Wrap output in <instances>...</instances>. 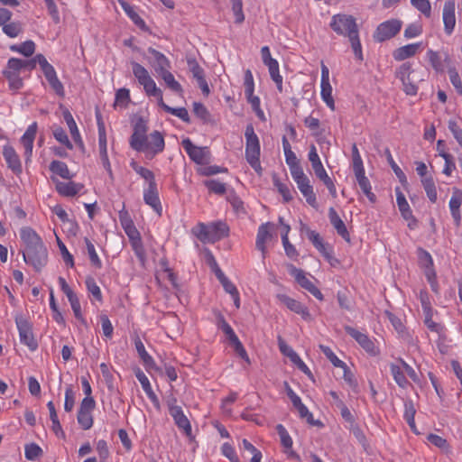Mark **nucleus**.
Segmentation results:
<instances>
[{
  "mask_svg": "<svg viewBox=\"0 0 462 462\" xmlns=\"http://www.w3.org/2000/svg\"><path fill=\"white\" fill-rule=\"evenodd\" d=\"M331 29L339 35L347 36L356 57L363 60L362 47L356 19L352 15L338 14L332 16Z\"/></svg>",
  "mask_w": 462,
  "mask_h": 462,
  "instance_id": "nucleus-1",
  "label": "nucleus"
},
{
  "mask_svg": "<svg viewBox=\"0 0 462 462\" xmlns=\"http://www.w3.org/2000/svg\"><path fill=\"white\" fill-rule=\"evenodd\" d=\"M193 233L200 242L213 244L226 237L229 233V228L226 223L221 221L208 225L199 223L193 228Z\"/></svg>",
  "mask_w": 462,
  "mask_h": 462,
  "instance_id": "nucleus-2",
  "label": "nucleus"
},
{
  "mask_svg": "<svg viewBox=\"0 0 462 462\" xmlns=\"http://www.w3.org/2000/svg\"><path fill=\"white\" fill-rule=\"evenodd\" d=\"M245 159L250 166L259 174L262 172V167L260 163V141L253 125L249 124L246 125L245 132Z\"/></svg>",
  "mask_w": 462,
  "mask_h": 462,
  "instance_id": "nucleus-3",
  "label": "nucleus"
},
{
  "mask_svg": "<svg viewBox=\"0 0 462 462\" xmlns=\"http://www.w3.org/2000/svg\"><path fill=\"white\" fill-rule=\"evenodd\" d=\"M15 323L21 343L27 346L31 351H35L38 347V342L34 338L32 324L22 314L15 316Z\"/></svg>",
  "mask_w": 462,
  "mask_h": 462,
  "instance_id": "nucleus-4",
  "label": "nucleus"
},
{
  "mask_svg": "<svg viewBox=\"0 0 462 462\" xmlns=\"http://www.w3.org/2000/svg\"><path fill=\"white\" fill-rule=\"evenodd\" d=\"M22 254L25 263L32 266L36 272L42 271L47 264L48 250L44 244L32 248L29 252H22Z\"/></svg>",
  "mask_w": 462,
  "mask_h": 462,
  "instance_id": "nucleus-5",
  "label": "nucleus"
},
{
  "mask_svg": "<svg viewBox=\"0 0 462 462\" xmlns=\"http://www.w3.org/2000/svg\"><path fill=\"white\" fill-rule=\"evenodd\" d=\"M96 407V402L93 398H84L81 401L77 420L78 423L84 430H89L93 426L92 411Z\"/></svg>",
  "mask_w": 462,
  "mask_h": 462,
  "instance_id": "nucleus-6",
  "label": "nucleus"
},
{
  "mask_svg": "<svg viewBox=\"0 0 462 462\" xmlns=\"http://www.w3.org/2000/svg\"><path fill=\"white\" fill-rule=\"evenodd\" d=\"M402 28V22L397 19H392L380 23L374 32V38L377 42H384L394 37Z\"/></svg>",
  "mask_w": 462,
  "mask_h": 462,
  "instance_id": "nucleus-7",
  "label": "nucleus"
},
{
  "mask_svg": "<svg viewBox=\"0 0 462 462\" xmlns=\"http://www.w3.org/2000/svg\"><path fill=\"white\" fill-rule=\"evenodd\" d=\"M181 145L189 157L198 164L203 165L209 160V152L207 147H199L193 144L189 138H185Z\"/></svg>",
  "mask_w": 462,
  "mask_h": 462,
  "instance_id": "nucleus-8",
  "label": "nucleus"
},
{
  "mask_svg": "<svg viewBox=\"0 0 462 462\" xmlns=\"http://www.w3.org/2000/svg\"><path fill=\"white\" fill-rule=\"evenodd\" d=\"M148 126L146 121L143 117H139L134 125V133L130 138V145L135 151H141L145 146V139H147Z\"/></svg>",
  "mask_w": 462,
  "mask_h": 462,
  "instance_id": "nucleus-9",
  "label": "nucleus"
},
{
  "mask_svg": "<svg viewBox=\"0 0 462 462\" xmlns=\"http://www.w3.org/2000/svg\"><path fill=\"white\" fill-rule=\"evenodd\" d=\"M413 72L410 62L402 63L395 71V76L399 79L403 86V91L407 95L414 96L417 94L418 87L413 83L411 79V74Z\"/></svg>",
  "mask_w": 462,
  "mask_h": 462,
  "instance_id": "nucleus-10",
  "label": "nucleus"
},
{
  "mask_svg": "<svg viewBox=\"0 0 462 462\" xmlns=\"http://www.w3.org/2000/svg\"><path fill=\"white\" fill-rule=\"evenodd\" d=\"M289 273L292 275L296 282L305 290H307L310 293H311L315 298L319 300H323V294L321 291L313 284V282L306 277L304 272L300 269L296 268L294 265L290 264Z\"/></svg>",
  "mask_w": 462,
  "mask_h": 462,
  "instance_id": "nucleus-11",
  "label": "nucleus"
},
{
  "mask_svg": "<svg viewBox=\"0 0 462 462\" xmlns=\"http://www.w3.org/2000/svg\"><path fill=\"white\" fill-rule=\"evenodd\" d=\"M321 97L326 105L331 109L335 110V101L332 97V87L329 83V70L325 64H321Z\"/></svg>",
  "mask_w": 462,
  "mask_h": 462,
  "instance_id": "nucleus-12",
  "label": "nucleus"
},
{
  "mask_svg": "<svg viewBox=\"0 0 462 462\" xmlns=\"http://www.w3.org/2000/svg\"><path fill=\"white\" fill-rule=\"evenodd\" d=\"M345 331L353 338H355V340L370 355L376 356L379 353L378 348L367 335L350 326H346Z\"/></svg>",
  "mask_w": 462,
  "mask_h": 462,
  "instance_id": "nucleus-13",
  "label": "nucleus"
},
{
  "mask_svg": "<svg viewBox=\"0 0 462 462\" xmlns=\"http://www.w3.org/2000/svg\"><path fill=\"white\" fill-rule=\"evenodd\" d=\"M456 5L454 0L445 2L442 11L444 31L447 35H451L456 26Z\"/></svg>",
  "mask_w": 462,
  "mask_h": 462,
  "instance_id": "nucleus-14",
  "label": "nucleus"
},
{
  "mask_svg": "<svg viewBox=\"0 0 462 462\" xmlns=\"http://www.w3.org/2000/svg\"><path fill=\"white\" fill-rule=\"evenodd\" d=\"M20 237L24 245V250L22 252H29L32 248H36L43 244L41 236L30 226H24L20 229Z\"/></svg>",
  "mask_w": 462,
  "mask_h": 462,
  "instance_id": "nucleus-15",
  "label": "nucleus"
},
{
  "mask_svg": "<svg viewBox=\"0 0 462 462\" xmlns=\"http://www.w3.org/2000/svg\"><path fill=\"white\" fill-rule=\"evenodd\" d=\"M147 51L152 55V57L148 59V61L154 69L157 75L161 74L164 70L170 69L171 62L163 53L156 51L152 47H149Z\"/></svg>",
  "mask_w": 462,
  "mask_h": 462,
  "instance_id": "nucleus-16",
  "label": "nucleus"
},
{
  "mask_svg": "<svg viewBox=\"0 0 462 462\" xmlns=\"http://www.w3.org/2000/svg\"><path fill=\"white\" fill-rule=\"evenodd\" d=\"M143 200L149 205L159 216H162V207L159 198L156 182L149 183L148 188L143 191Z\"/></svg>",
  "mask_w": 462,
  "mask_h": 462,
  "instance_id": "nucleus-17",
  "label": "nucleus"
},
{
  "mask_svg": "<svg viewBox=\"0 0 462 462\" xmlns=\"http://www.w3.org/2000/svg\"><path fill=\"white\" fill-rule=\"evenodd\" d=\"M277 298L290 310L300 315L303 319L311 320V315L310 314L308 308L301 304L300 301L285 294H278Z\"/></svg>",
  "mask_w": 462,
  "mask_h": 462,
  "instance_id": "nucleus-18",
  "label": "nucleus"
},
{
  "mask_svg": "<svg viewBox=\"0 0 462 462\" xmlns=\"http://www.w3.org/2000/svg\"><path fill=\"white\" fill-rule=\"evenodd\" d=\"M273 228V224L267 222L265 224H262L257 232L255 246L258 250L262 252L263 258L266 256V246L265 244L272 238V230Z\"/></svg>",
  "mask_w": 462,
  "mask_h": 462,
  "instance_id": "nucleus-19",
  "label": "nucleus"
},
{
  "mask_svg": "<svg viewBox=\"0 0 462 462\" xmlns=\"http://www.w3.org/2000/svg\"><path fill=\"white\" fill-rule=\"evenodd\" d=\"M37 128V123L34 122L32 125H30L20 140L22 145L24 148L26 162L30 160L32 154L33 142L36 136Z\"/></svg>",
  "mask_w": 462,
  "mask_h": 462,
  "instance_id": "nucleus-20",
  "label": "nucleus"
},
{
  "mask_svg": "<svg viewBox=\"0 0 462 462\" xmlns=\"http://www.w3.org/2000/svg\"><path fill=\"white\" fill-rule=\"evenodd\" d=\"M171 416L173 418L174 422L178 426V428L182 430L185 435H191L190 422L187 416L184 414L183 410L180 406H171Z\"/></svg>",
  "mask_w": 462,
  "mask_h": 462,
  "instance_id": "nucleus-21",
  "label": "nucleus"
},
{
  "mask_svg": "<svg viewBox=\"0 0 462 462\" xmlns=\"http://www.w3.org/2000/svg\"><path fill=\"white\" fill-rule=\"evenodd\" d=\"M164 149V138L159 131H153L147 139L145 146L140 152H151L153 154L162 152Z\"/></svg>",
  "mask_w": 462,
  "mask_h": 462,
  "instance_id": "nucleus-22",
  "label": "nucleus"
},
{
  "mask_svg": "<svg viewBox=\"0 0 462 462\" xmlns=\"http://www.w3.org/2000/svg\"><path fill=\"white\" fill-rule=\"evenodd\" d=\"M3 156L8 168L11 169L14 173L20 174L22 172V163L19 155L14 147L10 145H5L3 148Z\"/></svg>",
  "mask_w": 462,
  "mask_h": 462,
  "instance_id": "nucleus-23",
  "label": "nucleus"
},
{
  "mask_svg": "<svg viewBox=\"0 0 462 462\" xmlns=\"http://www.w3.org/2000/svg\"><path fill=\"white\" fill-rule=\"evenodd\" d=\"M36 67V60L34 58L31 60H21L17 58H11L7 61L6 68L5 69L12 72L20 73L22 70H32Z\"/></svg>",
  "mask_w": 462,
  "mask_h": 462,
  "instance_id": "nucleus-24",
  "label": "nucleus"
},
{
  "mask_svg": "<svg viewBox=\"0 0 462 462\" xmlns=\"http://www.w3.org/2000/svg\"><path fill=\"white\" fill-rule=\"evenodd\" d=\"M298 189L302 193L304 198L306 199V201L309 205H310L312 208H317L318 203L316 195L313 191V187L310 185V179L308 177L301 179L300 180L295 181Z\"/></svg>",
  "mask_w": 462,
  "mask_h": 462,
  "instance_id": "nucleus-25",
  "label": "nucleus"
},
{
  "mask_svg": "<svg viewBox=\"0 0 462 462\" xmlns=\"http://www.w3.org/2000/svg\"><path fill=\"white\" fill-rule=\"evenodd\" d=\"M134 346L140 359L142 360L143 365L145 366L147 371L155 370L158 371L153 358L146 352L145 347L140 337H136L134 338Z\"/></svg>",
  "mask_w": 462,
  "mask_h": 462,
  "instance_id": "nucleus-26",
  "label": "nucleus"
},
{
  "mask_svg": "<svg viewBox=\"0 0 462 462\" xmlns=\"http://www.w3.org/2000/svg\"><path fill=\"white\" fill-rule=\"evenodd\" d=\"M328 217L331 225L337 230V233L346 242H350V236L343 220L340 218L334 208L328 210Z\"/></svg>",
  "mask_w": 462,
  "mask_h": 462,
  "instance_id": "nucleus-27",
  "label": "nucleus"
},
{
  "mask_svg": "<svg viewBox=\"0 0 462 462\" xmlns=\"http://www.w3.org/2000/svg\"><path fill=\"white\" fill-rule=\"evenodd\" d=\"M462 204V191L457 189L454 188L452 196L449 200V208L452 215L453 219L455 220L457 226L459 225L461 220V215H460V207Z\"/></svg>",
  "mask_w": 462,
  "mask_h": 462,
  "instance_id": "nucleus-28",
  "label": "nucleus"
},
{
  "mask_svg": "<svg viewBox=\"0 0 462 462\" xmlns=\"http://www.w3.org/2000/svg\"><path fill=\"white\" fill-rule=\"evenodd\" d=\"M276 430L280 437L282 445L286 448L285 452L288 454L289 457L299 460V455L292 450V439L287 430L282 424H278L276 426Z\"/></svg>",
  "mask_w": 462,
  "mask_h": 462,
  "instance_id": "nucleus-29",
  "label": "nucleus"
},
{
  "mask_svg": "<svg viewBox=\"0 0 462 462\" xmlns=\"http://www.w3.org/2000/svg\"><path fill=\"white\" fill-rule=\"evenodd\" d=\"M396 202L402 217L405 220L411 221L408 226L412 228V224H416V219L412 216L411 209L405 199V196L401 191H397L396 193Z\"/></svg>",
  "mask_w": 462,
  "mask_h": 462,
  "instance_id": "nucleus-30",
  "label": "nucleus"
},
{
  "mask_svg": "<svg viewBox=\"0 0 462 462\" xmlns=\"http://www.w3.org/2000/svg\"><path fill=\"white\" fill-rule=\"evenodd\" d=\"M421 46V42L411 43L396 49L393 56L394 60L401 61L414 56Z\"/></svg>",
  "mask_w": 462,
  "mask_h": 462,
  "instance_id": "nucleus-31",
  "label": "nucleus"
},
{
  "mask_svg": "<svg viewBox=\"0 0 462 462\" xmlns=\"http://www.w3.org/2000/svg\"><path fill=\"white\" fill-rule=\"evenodd\" d=\"M354 174L363 193L372 203H374L376 200V196L372 192V187L369 180L365 176V170L354 172Z\"/></svg>",
  "mask_w": 462,
  "mask_h": 462,
  "instance_id": "nucleus-32",
  "label": "nucleus"
},
{
  "mask_svg": "<svg viewBox=\"0 0 462 462\" xmlns=\"http://www.w3.org/2000/svg\"><path fill=\"white\" fill-rule=\"evenodd\" d=\"M83 189V185L74 181H57L56 190L62 196L73 197Z\"/></svg>",
  "mask_w": 462,
  "mask_h": 462,
  "instance_id": "nucleus-33",
  "label": "nucleus"
},
{
  "mask_svg": "<svg viewBox=\"0 0 462 462\" xmlns=\"http://www.w3.org/2000/svg\"><path fill=\"white\" fill-rule=\"evenodd\" d=\"M63 118L68 125L71 137L74 140V142L82 145V141L80 138V134H79L77 124H76L71 113L68 109H65L63 111Z\"/></svg>",
  "mask_w": 462,
  "mask_h": 462,
  "instance_id": "nucleus-34",
  "label": "nucleus"
},
{
  "mask_svg": "<svg viewBox=\"0 0 462 462\" xmlns=\"http://www.w3.org/2000/svg\"><path fill=\"white\" fill-rule=\"evenodd\" d=\"M308 238L323 256H325L328 260L331 259L330 252L327 249L326 245L323 243L322 237L318 232H310Z\"/></svg>",
  "mask_w": 462,
  "mask_h": 462,
  "instance_id": "nucleus-35",
  "label": "nucleus"
},
{
  "mask_svg": "<svg viewBox=\"0 0 462 462\" xmlns=\"http://www.w3.org/2000/svg\"><path fill=\"white\" fill-rule=\"evenodd\" d=\"M309 160L317 177L322 175L324 172H327L323 167V164L319 159V156L317 152V149L314 144L310 146L309 152Z\"/></svg>",
  "mask_w": 462,
  "mask_h": 462,
  "instance_id": "nucleus-36",
  "label": "nucleus"
},
{
  "mask_svg": "<svg viewBox=\"0 0 462 462\" xmlns=\"http://www.w3.org/2000/svg\"><path fill=\"white\" fill-rule=\"evenodd\" d=\"M141 85L143 87L145 93L148 96H152L156 97L158 100V105L162 106V105L164 103L162 98V92L160 88L156 87L154 80L151 78L150 79L146 80L144 83H142Z\"/></svg>",
  "mask_w": 462,
  "mask_h": 462,
  "instance_id": "nucleus-37",
  "label": "nucleus"
},
{
  "mask_svg": "<svg viewBox=\"0 0 462 462\" xmlns=\"http://www.w3.org/2000/svg\"><path fill=\"white\" fill-rule=\"evenodd\" d=\"M50 170L62 179L70 180L73 177V174L70 173L67 164L60 161L51 162L50 164Z\"/></svg>",
  "mask_w": 462,
  "mask_h": 462,
  "instance_id": "nucleus-38",
  "label": "nucleus"
},
{
  "mask_svg": "<svg viewBox=\"0 0 462 462\" xmlns=\"http://www.w3.org/2000/svg\"><path fill=\"white\" fill-rule=\"evenodd\" d=\"M34 60H36V63L40 65L46 79H51L57 75L53 66L48 62L42 54H37Z\"/></svg>",
  "mask_w": 462,
  "mask_h": 462,
  "instance_id": "nucleus-39",
  "label": "nucleus"
},
{
  "mask_svg": "<svg viewBox=\"0 0 462 462\" xmlns=\"http://www.w3.org/2000/svg\"><path fill=\"white\" fill-rule=\"evenodd\" d=\"M10 50L15 52H19L25 57H31L35 51V43L32 41L28 40L19 45H11Z\"/></svg>",
  "mask_w": 462,
  "mask_h": 462,
  "instance_id": "nucleus-40",
  "label": "nucleus"
},
{
  "mask_svg": "<svg viewBox=\"0 0 462 462\" xmlns=\"http://www.w3.org/2000/svg\"><path fill=\"white\" fill-rule=\"evenodd\" d=\"M392 375L395 383L402 388H406L409 385V381L406 379L402 368L395 364L390 365Z\"/></svg>",
  "mask_w": 462,
  "mask_h": 462,
  "instance_id": "nucleus-41",
  "label": "nucleus"
},
{
  "mask_svg": "<svg viewBox=\"0 0 462 462\" xmlns=\"http://www.w3.org/2000/svg\"><path fill=\"white\" fill-rule=\"evenodd\" d=\"M158 76L163 79V81L165 82V84L167 85V87L170 89H171L172 91H174L176 93L182 92L181 85L177 80H175L174 76L172 75L171 72H170L169 69L164 70Z\"/></svg>",
  "mask_w": 462,
  "mask_h": 462,
  "instance_id": "nucleus-42",
  "label": "nucleus"
},
{
  "mask_svg": "<svg viewBox=\"0 0 462 462\" xmlns=\"http://www.w3.org/2000/svg\"><path fill=\"white\" fill-rule=\"evenodd\" d=\"M421 183L429 199L432 203H435L438 199V193L433 178L431 176H429V178H423L421 179Z\"/></svg>",
  "mask_w": 462,
  "mask_h": 462,
  "instance_id": "nucleus-43",
  "label": "nucleus"
},
{
  "mask_svg": "<svg viewBox=\"0 0 462 462\" xmlns=\"http://www.w3.org/2000/svg\"><path fill=\"white\" fill-rule=\"evenodd\" d=\"M119 217H120L121 224H122L125 233L127 234V236L131 239H134L135 236H139V233L137 231V229L135 228V226H134L133 221L128 217L127 212H125V213L121 212Z\"/></svg>",
  "mask_w": 462,
  "mask_h": 462,
  "instance_id": "nucleus-44",
  "label": "nucleus"
},
{
  "mask_svg": "<svg viewBox=\"0 0 462 462\" xmlns=\"http://www.w3.org/2000/svg\"><path fill=\"white\" fill-rule=\"evenodd\" d=\"M131 65L133 69V74L140 85L152 78L148 70L143 65L136 61H131Z\"/></svg>",
  "mask_w": 462,
  "mask_h": 462,
  "instance_id": "nucleus-45",
  "label": "nucleus"
},
{
  "mask_svg": "<svg viewBox=\"0 0 462 462\" xmlns=\"http://www.w3.org/2000/svg\"><path fill=\"white\" fill-rule=\"evenodd\" d=\"M3 74L8 80L10 89L16 91L23 87V79L20 77V73L4 69Z\"/></svg>",
  "mask_w": 462,
  "mask_h": 462,
  "instance_id": "nucleus-46",
  "label": "nucleus"
},
{
  "mask_svg": "<svg viewBox=\"0 0 462 462\" xmlns=\"http://www.w3.org/2000/svg\"><path fill=\"white\" fill-rule=\"evenodd\" d=\"M404 414L403 417L405 420L407 421L408 425L410 426L411 430L414 432H416V425H415V408L411 401L406 402L404 403Z\"/></svg>",
  "mask_w": 462,
  "mask_h": 462,
  "instance_id": "nucleus-47",
  "label": "nucleus"
},
{
  "mask_svg": "<svg viewBox=\"0 0 462 462\" xmlns=\"http://www.w3.org/2000/svg\"><path fill=\"white\" fill-rule=\"evenodd\" d=\"M273 185L279 191V193L282 196L283 200L285 202H289L292 199L291 192L289 186L285 183H282L276 174L273 176Z\"/></svg>",
  "mask_w": 462,
  "mask_h": 462,
  "instance_id": "nucleus-48",
  "label": "nucleus"
},
{
  "mask_svg": "<svg viewBox=\"0 0 462 462\" xmlns=\"http://www.w3.org/2000/svg\"><path fill=\"white\" fill-rule=\"evenodd\" d=\"M165 112L170 113L179 118H180L183 122L189 123L190 118L189 116V112L185 107H171L167 104L163 103L161 106Z\"/></svg>",
  "mask_w": 462,
  "mask_h": 462,
  "instance_id": "nucleus-49",
  "label": "nucleus"
},
{
  "mask_svg": "<svg viewBox=\"0 0 462 462\" xmlns=\"http://www.w3.org/2000/svg\"><path fill=\"white\" fill-rule=\"evenodd\" d=\"M85 244L87 246V251H88V254L91 264L94 267L100 269L102 267V262L99 259V257L96 252L94 245L87 237L85 238Z\"/></svg>",
  "mask_w": 462,
  "mask_h": 462,
  "instance_id": "nucleus-50",
  "label": "nucleus"
},
{
  "mask_svg": "<svg viewBox=\"0 0 462 462\" xmlns=\"http://www.w3.org/2000/svg\"><path fill=\"white\" fill-rule=\"evenodd\" d=\"M121 5L124 8L126 14L131 18V20L136 24L138 27L143 29L145 28L144 21L140 17V15L134 10V8L125 2H121Z\"/></svg>",
  "mask_w": 462,
  "mask_h": 462,
  "instance_id": "nucleus-51",
  "label": "nucleus"
},
{
  "mask_svg": "<svg viewBox=\"0 0 462 462\" xmlns=\"http://www.w3.org/2000/svg\"><path fill=\"white\" fill-rule=\"evenodd\" d=\"M204 185L210 192L217 195H223L226 190V184L217 180H207L204 181Z\"/></svg>",
  "mask_w": 462,
  "mask_h": 462,
  "instance_id": "nucleus-52",
  "label": "nucleus"
},
{
  "mask_svg": "<svg viewBox=\"0 0 462 462\" xmlns=\"http://www.w3.org/2000/svg\"><path fill=\"white\" fill-rule=\"evenodd\" d=\"M232 5V12L235 15V23L241 24L245 21V14L243 12L242 0H230Z\"/></svg>",
  "mask_w": 462,
  "mask_h": 462,
  "instance_id": "nucleus-53",
  "label": "nucleus"
},
{
  "mask_svg": "<svg viewBox=\"0 0 462 462\" xmlns=\"http://www.w3.org/2000/svg\"><path fill=\"white\" fill-rule=\"evenodd\" d=\"M3 32L11 38L17 37L23 32L22 23L19 22H12L3 26Z\"/></svg>",
  "mask_w": 462,
  "mask_h": 462,
  "instance_id": "nucleus-54",
  "label": "nucleus"
},
{
  "mask_svg": "<svg viewBox=\"0 0 462 462\" xmlns=\"http://www.w3.org/2000/svg\"><path fill=\"white\" fill-rule=\"evenodd\" d=\"M427 57H428V60H429L430 65L436 71L439 72V71L444 70V66L442 63L441 57L439 56V54L437 51L429 50L427 51Z\"/></svg>",
  "mask_w": 462,
  "mask_h": 462,
  "instance_id": "nucleus-55",
  "label": "nucleus"
},
{
  "mask_svg": "<svg viewBox=\"0 0 462 462\" xmlns=\"http://www.w3.org/2000/svg\"><path fill=\"white\" fill-rule=\"evenodd\" d=\"M187 62L189 71L197 81L205 79L204 69L199 66L195 59H188Z\"/></svg>",
  "mask_w": 462,
  "mask_h": 462,
  "instance_id": "nucleus-56",
  "label": "nucleus"
},
{
  "mask_svg": "<svg viewBox=\"0 0 462 462\" xmlns=\"http://www.w3.org/2000/svg\"><path fill=\"white\" fill-rule=\"evenodd\" d=\"M131 166L137 174H139L142 178H143L149 183L156 182L153 172L152 171H150L149 169H146L143 166H139L134 162H133L131 163Z\"/></svg>",
  "mask_w": 462,
  "mask_h": 462,
  "instance_id": "nucleus-57",
  "label": "nucleus"
},
{
  "mask_svg": "<svg viewBox=\"0 0 462 462\" xmlns=\"http://www.w3.org/2000/svg\"><path fill=\"white\" fill-rule=\"evenodd\" d=\"M352 165L354 172L365 170L363 160L356 143H353L352 145Z\"/></svg>",
  "mask_w": 462,
  "mask_h": 462,
  "instance_id": "nucleus-58",
  "label": "nucleus"
},
{
  "mask_svg": "<svg viewBox=\"0 0 462 462\" xmlns=\"http://www.w3.org/2000/svg\"><path fill=\"white\" fill-rule=\"evenodd\" d=\"M411 4L426 17H430L431 5L429 0H411Z\"/></svg>",
  "mask_w": 462,
  "mask_h": 462,
  "instance_id": "nucleus-59",
  "label": "nucleus"
},
{
  "mask_svg": "<svg viewBox=\"0 0 462 462\" xmlns=\"http://www.w3.org/2000/svg\"><path fill=\"white\" fill-rule=\"evenodd\" d=\"M53 135L58 142L64 144L68 149L71 150L73 148L72 143L69 140V137L62 127L55 126L53 129Z\"/></svg>",
  "mask_w": 462,
  "mask_h": 462,
  "instance_id": "nucleus-60",
  "label": "nucleus"
},
{
  "mask_svg": "<svg viewBox=\"0 0 462 462\" xmlns=\"http://www.w3.org/2000/svg\"><path fill=\"white\" fill-rule=\"evenodd\" d=\"M86 286L89 293L98 301L102 300V293L99 286L97 284L96 281L92 277H88L86 279Z\"/></svg>",
  "mask_w": 462,
  "mask_h": 462,
  "instance_id": "nucleus-61",
  "label": "nucleus"
},
{
  "mask_svg": "<svg viewBox=\"0 0 462 462\" xmlns=\"http://www.w3.org/2000/svg\"><path fill=\"white\" fill-rule=\"evenodd\" d=\"M319 348L321 349L322 353L327 356V358L333 364L334 366L339 367V366H345V363L341 361L331 350L329 346L320 345Z\"/></svg>",
  "mask_w": 462,
  "mask_h": 462,
  "instance_id": "nucleus-62",
  "label": "nucleus"
},
{
  "mask_svg": "<svg viewBox=\"0 0 462 462\" xmlns=\"http://www.w3.org/2000/svg\"><path fill=\"white\" fill-rule=\"evenodd\" d=\"M25 457L28 460H35L42 454V448L35 443H31L25 446Z\"/></svg>",
  "mask_w": 462,
  "mask_h": 462,
  "instance_id": "nucleus-63",
  "label": "nucleus"
},
{
  "mask_svg": "<svg viewBox=\"0 0 462 462\" xmlns=\"http://www.w3.org/2000/svg\"><path fill=\"white\" fill-rule=\"evenodd\" d=\"M448 127L457 143L462 147V128L454 120L448 121Z\"/></svg>",
  "mask_w": 462,
  "mask_h": 462,
  "instance_id": "nucleus-64",
  "label": "nucleus"
}]
</instances>
